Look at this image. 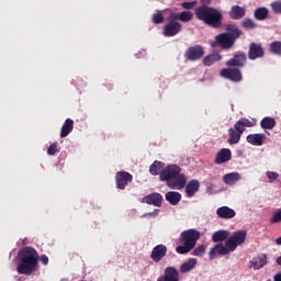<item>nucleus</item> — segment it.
Masks as SVG:
<instances>
[{
    "label": "nucleus",
    "instance_id": "obj_1",
    "mask_svg": "<svg viewBox=\"0 0 281 281\" xmlns=\"http://www.w3.org/2000/svg\"><path fill=\"white\" fill-rule=\"evenodd\" d=\"M16 271L20 276H32L38 271V251L32 247H24L18 252Z\"/></svg>",
    "mask_w": 281,
    "mask_h": 281
},
{
    "label": "nucleus",
    "instance_id": "obj_2",
    "mask_svg": "<svg viewBox=\"0 0 281 281\" xmlns=\"http://www.w3.org/2000/svg\"><path fill=\"white\" fill-rule=\"evenodd\" d=\"M160 181H166L170 190H183L188 183V178L181 173L179 165H168L160 172Z\"/></svg>",
    "mask_w": 281,
    "mask_h": 281
},
{
    "label": "nucleus",
    "instance_id": "obj_3",
    "mask_svg": "<svg viewBox=\"0 0 281 281\" xmlns=\"http://www.w3.org/2000/svg\"><path fill=\"white\" fill-rule=\"evenodd\" d=\"M198 21H202L205 25L218 30L223 26V13L218 9L210 5H201L195 9Z\"/></svg>",
    "mask_w": 281,
    "mask_h": 281
},
{
    "label": "nucleus",
    "instance_id": "obj_4",
    "mask_svg": "<svg viewBox=\"0 0 281 281\" xmlns=\"http://www.w3.org/2000/svg\"><path fill=\"white\" fill-rule=\"evenodd\" d=\"M199 238H201V233L199 231L194 228L183 231L179 236V240L182 245L176 247L177 254H180L181 256L190 254L192 249L196 247Z\"/></svg>",
    "mask_w": 281,
    "mask_h": 281
},
{
    "label": "nucleus",
    "instance_id": "obj_5",
    "mask_svg": "<svg viewBox=\"0 0 281 281\" xmlns=\"http://www.w3.org/2000/svg\"><path fill=\"white\" fill-rule=\"evenodd\" d=\"M256 126V121H250L249 119L241 117L235 124L234 127L228 130V140L229 146H234L240 142L243 137V133H245L246 128H252Z\"/></svg>",
    "mask_w": 281,
    "mask_h": 281
},
{
    "label": "nucleus",
    "instance_id": "obj_6",
    "mask_svg": "<svg viewBox=\"0 0 281 281\" xmlns=\"http://www.w3.org/2000/svg\"><path fill=\"white\" fill-rule=\"evenodd\" d=\"M168 23L162 27V34L167 37L177 36L183 30V25L181 22L177 21L173 15L170 13L168 19Z\"/></svg>",
    "mask_w": 281,
    "mask_h": 281
},
{
    "label": "nucleus",
    "instance_id": "obj_7",
    "mask_svg": "<svg viewBox=\"0 0 281 281\" xmlns=\"http://www.w3.org/2000/svg\"><path fill=\"white\" fill-rule=\"evenodd\" d=\"M236 41L229 35V33H221L215 36V41L211 42V47L214 49L221 47L222 49H232Z\"/></svg>",
    "mask_w": 281,
    "mask_h": 281
},
{
    "label": "nucleus",
    "instance_id": "obj_8",
    "mask_svg": "<svg viewBox=\"0 0 281 281\" xmlns=\"http://www.w3.org/2000/svg\"><path fill=\"white\" fill-rule=\"evenodd\" d=\"M245 240H247V231H237L225 241V245L234 251L245 244Z\"/></svg>",
    "mask_w": 281,
    "mask_h": 281
},
{
    "label": "nucleus",
    "instance_id": "obj_9",
    "mask_svg": "<svg viewBox=\"0 0 281 281\" xmlns=\"http://www.w3.org/2000/svg\"><path fill=\"white\" fill-rule=\"evenodd\" d=\"M220 76L226 80H231V82H243V71H240V68H224L221 70Z\"/></svg>",
    "mask_w": 281,
    "mask_h": 281
},
{
    "label": "nucleus",
    "instance_id": "obj_10",
    "mask_svg": "<svg viewBox=\"0 0 281 281\" xmlns=\"http://www.w3.org/2000/svg\"><path fill=\"white\" fill-rule=\"evenodd\" d=\"M203 56H205V48H203L201 45L190 46L184 53V58H187V60H191L192 63L201 60Z\"/></svg>",
    "mask_w": 281,
    "mask_h": 281
},
{
    "label": "nucleus",
    "instance_id": "obj_11",
    "mask_svg": "<svg viewBox=\"0 0 281 281\" xmlns=\"http://www.w3.org/2000/svg\"><path fill=\"white\" fill-rule=\"evenodd\" d=\"M247 65V54L243 52H236L234 56L226 61V67H233L236 69H243Z\"/></svg>",
    "mask_w": 281,
    "mask_h": 281
},
{
    "label": "nucleus",
    "instance_id": "obj_12",
    "mask_svg": "<svg viewBox=\"0 0 281 281\" xmlns=\"http://www.w3.org/2000/svg\"><path fill=\"white\" fill-rule=\"evenodd\" d=\"M133 181V175L128 171H119L115 176V183L119 190H126V186Z\"/></svg>",
    "mask_w": 281,
    "mask_h": 281
},
{
    "label": "nucleus",
    "instance_id": "obj_13",
    "mask_svg": "<svg viewBox=\"0 0 281 281\" xmlns=\"http://www.w3.org/2000/svg\"><path fill=\"white\" fill-rule=\"evenodd\" d=\"M248 58L249 60H258V58H265V47L262 44L250 43L248 48Z\"/></svg>",
    "mask_w": 281,
    "mask_h": 281
},
{
    "label": "nucleus",
    "instance_id": "obj_14",
    "mask_svg": "<svg viewBox=\"0 0 281 281\" xmlns=\"http://www.w3.org/2000/svg\"><path fill=\"white\" fill-rule=\"evenodd\" d=\"M232 252H234V250L229 246L220 243L215 245L213 248H211L209 257L210 260H214L216 256H227L228 254Z\"/></svg>",
    "mask_w": 281,
    "mask_h": 281
},
{
    "label": "nucleus",
    "instance_id": "obj_15",
    "mask_svg": "<svg viewBox=\"0 0 281 281\" xmlns=\"http://www.w3.org/2000/svg\"><path fill=\"white\" fill-rule=\"evenodd\" d=\"M166 254H168V247L164 244H159L153 248L150 258L154 262H161V259L166 258Z\"/></svg>",
    "mask_w": 281,
    "mask_h": 281
},
{
    "label": "nucleus",
    "instance_id": "obj_16",
    "mask_svg": "<svg viewBox=\"0 0 281 281\" xmlns=\"http://www.w3.org/2000/svg\"><path fill=\"white\" fill-rule=\"evenodd\" d=\"M246 14H247V9L238 4L232 5L228 12V16L229 19H233V21H240V19H245Z\"/></svg>",
    "mask_w": 281,
    "mask_h": 281
},
{
    "label": "nucleus",
    "instance_id": "obj_17",
    "mask_svg": "<svg viewBox=\"0 0 281 281\" xmlns=\"http://www.w3.org/2000/svg\"><path fill=\"white\" fill-rule=\"evenodd\" d=\"M157 281H179V270L169 266L165 269L164 276L158 278Z\"/></svg>",
    "mask_w": 281,
    "mask_h": 281
},
{
    "label": "nucleus",
    "instance_id": "obj_18",
    "mask_svg": "<svg viewBox=\"0 0 281 281\" xmlns=\"http://www.w3.org/2000/svg\"><path fill=\"white\" fill-rule=\"evenodd\" d=\"M231 160H232V150L227 148H222L216 154L214 162L217 166H221V164H227V161H231Z\"/></svg>",
    "mask_w": 281,
    "mask_h": 281
},
{
    "label": "nucleus",
    "instance_id": "obj_19",
    "mask_svg": "<svg viewBox=\"0 0 281 281\" xmlns=\"http://www.w3.org/2000/svg\"><path fill=\"white\" fill-rule=\"evenodd\" d=\"M144 203L147 205H154L155 207H161V203L164 201V196L160 193H151L146 195L143 199Z\"/></svg>",
    "mask_w": 281,
    "mask_h": 281
},
{
    "label": "nucleus",
    "instance_id": "obj_20",
    "mask_svg": "<svg viewBox=\"0 0 281 281\" xmlns=\"http://www.w3.org/2000/svg\"><path fill=\"white\" fill-rule=\"evenodd\" d=\"M200 188L201 183L199 182V180H190L186 186V194L188 199H192V196H194V194L199 192Z\"/></svg>",
    "mask_w": 281,
    "mask_h": 281
},
{
    "label": "nucleus",
    "instance_id": "obj_21",
    "mask_svg": "<svg viewBox=\"0 0 281 281\" xmlns=\"http://www.w3.org/2000/svg\"><path fill=\"white\" fill-rule=\"evenodd\" d=\"M216 214L220 218L229 220L236 216V211L229 206H221L216 210Z\"/></svg>",
    "mask_w": 281,
    "mask_h": 281
},
{
    "label": "nucleus",
    "instance_id": "obj_22",
    "mask_svg": "<svg viewBox=\"0 0 281 281\" xmlns=\"http://www.w3.org/2000/svg\"><path fill=\"white\" fill-rule=\"evenodd\" d=\"M267 136L265 134H249L246 137V142L252 146H262Z\"/></svg>",
    "mask_w": 281,
    "mask_h": 281
},
{
    "label": "nucleus",
    "instance_id": "obj_23",
    "mask_svg": "<svg viewBox=\"0 0 281 281\" xmlns=\"http://www.w3.org/2000/svg\"><path fill=\"white\" fill-rule=\"evenodd\" d=\"M243 177L238 172H231L223 176V181L226 186H236Z\"/></svg>",
    "mask_w": 281,
    "mask_h": 281
},
{
    "label": "nucleus",
    "instance_id": "obj_24",
    "mask_svg": "<svg viewBox=\"0 0 281 281\" xmlns=\"http://www.w3.org/2000/svg\"><path fill=\"white\" fill-rule=\"evenodd\" d=\"M165 199L170 205H179V203H181V193L177 191H168L165 194Z\"/></svg>",
    "mask_w": 281,
    "mask_h": 281
},
{
    "label": "nucleus",
    "instance_id": "obj_25",
    "mask_svg": "<svg viewBox=\"0 0 281 281\" xmlns=\"http://www.w3.org/2000/svg\"><path fill=\"white\" fill-rule=\"evenodd\" d=\"M171 15H173V18L177 21H181L182 23H190V21H192V19H194V14H192L191 11H182L180 13H170Z\"/></svg>",
    "mask_w": 281,
    "mask_h": 281
},
{
    "label": "nucleus",
    "instance_id": "obj_26",
    "mask_svg": "<svg viewBox=\"0 0 281 281\" xmlns=\"http://www.w3.org/2000/svg\"><path fill=\"white\" fill-rule=\"evenodd\" d=\"M221 60H223V55L218 53H212L203 58V65L205 67H212L214 63H218Z\"/></svg>",
    "mask_w": 281,
    "mask_h": 281
},
{
    "label": "nucleus",
    "instance_id": "obj_27",
    "mask_svg": "<svg viewBox=\"0 0 281 281\" xmlns=\"http://www.w3.org/2000/svg\"><path fill=\"white\" fill-rule=\"evenodd\" d=\"M254 18L257 21H267L269 19V9L267 7H259L254 11Z\"/></svg>",
    "mask_w": 281,
    "mask_h": 281
},
{
    "label": "nucleus",
    "instance_id": "obj_28",
    "mask_svg": "<svg viewBox=\"0 0 281 281\" xmlns=\"http://www.w3.org/2000/svg\"><path fill=\"white\" fill-rule=\"evenodd\" d=\"M229 238V231L220 229L213 233L212 240L213 243H223Z\"/></svg>",
    "mask_w": 281,
    "mask_h": 281
},
{
    "label": "nucleus",
    "instance_id": "obj_29",
    "mask_svg": "<svg viewBox=\"0 0 281 281\" xmlns=\"http://www.w3.org/2000/svg\"><path fill=\"white\" fill-rule=\"evenodd\" d=\"M198 260L195 258H190L188 261L180 266V273H190L194 267H196Z\"/></svg>",
    "mask_w": 281,
    "mask_h": 281
},
{
    "label": "nucleus",
    "instance_id": "obj_30",
    "mask_svg": "<svg viewBox=\"0 0 281 281\" xmlns=\"http://www.w3.org/2000/svg\"><path fill=\"white\" fill-rule=\"evenodd\" d=\"M260 126L263 131H272V128H276V119L266 116L261 120Z\"/></svg>",
    "mask_w": 281,
    "mask_h": 281
},
{
    "label": "nucleus",
    "instance_id": "obj_31",
    "mask_svg": "<svg viewBox=\"0 0 281 281\" xmlns=\"http://www.w3.org/2000/svg\"><path fill=\"white\" fill-rule=\"evenodd\" d=\"M164 171V162L155 160L150 167H149V172L154 177H157L159 175L161 177V172Z\"/></svg>",
    "mask_w": 281,
    "mask_h": 281
},
{
    "label": "nucleus",
    "instance_id": "obj_32",
    "mask_svg": "<svg viewBox=\"0 0 281 281\" xmlns=\"http://www.w3.org/2000/svg\"><path fill=\"white\" fill-rule=\"evenodd\" d=\"M226 34H229L231 38H234L236 41L237 38H240V35L243 32H240V29L234 24L226 25Z\"/></svg>",
    "mask_w": 281,
    "mask_h": 281
},
{
    "label": "nucleus",
    "instance_id": "obj_33",
    "mask_svg": "<svg viewBox=\"0 0 281 281\" xmlns=\"http://www.w3.org/2000/svg\"><path fill=\"white\" fill-rule=\"evenodd\" d=\"M71 131H74V120L66 119L64 125L61 126L60 137H67Z\"/></svg>",
    "mask_w": 281,
    "mask_h": 281
},
{
    "label": "nucleus",
    "instance_id": "obj_34",
    "mask_svg": "<svg viewBox=\"0 0 281 281\" xmlns=\"http://www.w3.org/2000/svg\"><path fill=\"white\" fill-rule=\"evenodd\" d=\"M265 265H267V255L255 257L251 260V267H254V269H262Z\"/></svg>",
    "mask_w": 281,
    "mask_h": 281
},
{
    "label": "nucleus",
    "instance_id": "obj_35",
    "mask_svg": "<svg viewBox=\"0 0 281 281\" xmlns=\"http://www.w3.org/2000/svg\"><path fill=\"white\" fill-rule=\"evenodd\" d=\"M270 52L271 54H274L276 56H281V42L274 41L270 43Z\"/></svg>",
    "mask_w": 281,
    "mask_h": 281
},
{
    "label": "nucleus",
    "instance_id": "obj_36",
    "mask_svg": "<svg viewBox=\"0 0 281 281\" xmlns=\"http://www.w3.org/2000/svg\"><path fill=\"white\" fill-rule=\"evenodd\" d=\"M206 249L207 247L205 245H200L193 249L192 256H198V257L205 256Z\"/></svg>",
    "mask_w": 281,
    "mask_h": 281
},
{
    "label": "nucleus",
    "instance_id": "obj_37",
    "mask_svg": "<svg viewBox=\"0 0 281 281\" xmlns=\"http://www.w3.org/2000/svg\"><path fill=\"white\" fill-rule=\"evenodd\" d=\"M270 8L274 14H281V0L271 2Z\"/></svg>",
    "mask_w": 281,
    "mask_h": 281
},
{
    "label": "nucleus",
    "instance_id": "obj_38",
    "mask_svg": "<svg viewBox=\"0 0 281 281\" xmlns=\"http://www.w3.org/2000/svg\"><path fill=\"white\" fill-rule=\"evenodd\" d=\"M243 27H245L246 30H254L256 27V22H254V20L246 18L244 19V21L241 22Z\"/></svg>",
    "mask_w": 281,
    "mask_h": 281
},
{
    "label": "nucleus",
    "instance_id": "obj_39",
    "mask_svg": "<svg viewBox=\"0 0 281 281\" xmlns=\"http://www.w3.org/2000/svg\"><path fill=\"white\" fill-rule=\"evenodd\" d=\"M270 223H281V209L273 212L272 216L270 217Z\"/></svg>",
    "mask_w": 281,
    "mask_h": 281
},
{
    "label": "nucleus",
    "instance_id": "obj_40",
    "mask_svg": "<svg viewBox=\"0 0 281 281\" xmlns=\"http://www.w3.org/2000/svg\"><path fill=\"white\" fill-rule=\"evenodd\" d=\"M164 21V13L161 11H157L153 14V23L159 25Z\"/></svg>",
    "mask_w": 281,
    "mask_h": 281
},
{
    "label": "nucleus",
    "instance_id": "obj_41",
    "mask_svg": "<svg viewBox=\"0 0 281 281\" xmlns=\"http://www.w3.org/2000/svg\"><path fill=\"white\" fill-rule=\"evenodd\" d=\"M58 153V143H53L47 149V155H56Z\"/></svg>",
    "mask_w": 281,
    "mask_h": 281
},
{
    "label": "nucleus",
    "instance_id": "obj_42",
    "mask_svg": "<svg viewBox=\"0 0 281 281\" xmlns=\"http://www.w3.org/2000/svg\"><path fill=\"white\" fill-rule=\"evenodd\" d=\"M194 5H196V1L181 3V8H183V10H192V8H194Z\"/></svg>",
    "mask_w": 281,
    "mask_h": 281
},
{
    "label": "nucleus",
    "instance_id": "obj_43",
    "mask_svg": "<svg viewBox=\"0 0 281 281\" xmlns=\"http://www.w3.org/2000/svg\"><path fill=\"white\" fill-rule=\"evenodd\" d=\"M267 177L270 183H272V181H276V179H278L279 175L278 172H274V171H267Z\"/></svg>",
    "mask_w": 281,
    "mask_h": 281
},
{
    "label": "nucleus",
    "instance_id": "obj_44",
    "mask_svg": "<svg viewBox=\"0 0 281 281\" xmlns=\"http://www.w3.org/2000/svg\"><path fill=\"white\" fill-rule=\"evenodd\" d=\"M38 260L42 262V265L47 266L49 265V258L46 255L38 256Z\"/></svg>",
    "mask_w": 281,
    "mask_h": 281
},
{
    "label": "nucleus",
    "instance_id": "obj_45",
    "mask_svg": "<svg viewBox=\"0 0 281 281\" xmlns=\"http://www.w3.org/2000/svg\"><path fill=\"white\" fill-rule=\"evenodd\" d=\"M273 281H281V272L277 273V274L273 277Z\"/></svg>",
    "mask_w": 281,
    "mask_h": 281
},
{
    "label": "nucleus",
    "instance_id": "obj_46",
    "mask_svg": "<svg viewBox=\"0 0 281 281\" xmlns=\"http://www.w3.org/2000/svg\"><path fill=\"white\" fill-rule=\"evenodd\" d=\"M202 5H210L212 3V0H202Z\"/></svg>",
    "mask_w": 281,
    "mask_h": 281
},
{
    "label": "nucleus",
    "instance_id": "obj_47",
    "mask_svg": "<svg viewBox=\"0 0 281 281\" xmlns=\"http://www.w3.org/2000/svg\"><path fill=\"white\" fill-rule=\"evenodd\" d=\"M276 245H281V236L276 239Z\"/></svg>",
    "mask_w": 281,
    "mask_h": 281
},
{
    "label": "nucleus",
    "instance_id": "obj_48",
    "mask_svg": "<svg viewBox=\"0 0 281 281\" xmlns=\"http://www.w3.org/2000/svg\"><path fill=\"white\" fill-rule=\"evenodd\" d=\"M277 265H279L281 267V256L279 258H277Z\"/></svg>",
    "mask_w": 281,
    "mask_h": 281
},
{
    "label": "nucleus",
    "instance_id": "obj_49",
    "mask_svg": "<svg viewBox=\"0 0 281 281\" xmlns=\"http://www.w3.org/2000/svg\"><path fill=\"white\" fill-rule=\"evenodd\" d=\"M109 89H110V90L113 89V86L109 85Z\"/></svg>",
    "mask_w": 281,
    "mask_h": 281
},
{
    "label": "nucleus",
    "instance_id": "obj_50",
    "mask_svg": "<svg viewBox=\"0 0 281 281\" xmlns=\"http://www.w3.org/2000/svg\"><path fill=\"white\" fill-rule=\"evenodd\" d=\"M61 281H67V279H61Z\"/></svg>",
    "mask_w": 281,
    "mask_h": 281
}]
</instances>
